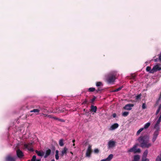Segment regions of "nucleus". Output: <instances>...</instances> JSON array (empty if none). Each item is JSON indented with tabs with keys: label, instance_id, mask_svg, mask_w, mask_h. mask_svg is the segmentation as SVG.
<instances>
[{
	"label": "nucleus",
	"instance_id": "6e6d98bb",
	"mask_svg": "<svg viewBox=\"0 0 161 161\" xmlns=\"http://www.w3.org/2000/svg\"><path fill=\"white\" fill-rule=\"evenodd\" d=\"M70 153H71V154H73V153L72 152H70Z\"/></svg>",
	"mask_w": 161,
	"mask_h": 161
},
{
	"label": "nucleus",
	"instance_id": "2eb2a0df",
	"mask_svg": "<svg viewBox=\"0 0 161 161\" xmlns=\"http://www.w3.org/2000/svg\"><path fill=\"white\" fill-rule=\"evenodd\" d=\"M35 152L39 156H43L44 155V153L42 151H38L37 150L35 151Z\"/></svg>",
	"mask_w": 161,
	"mask_h": 161
},
{
	"label": "nucleus",
	"instance_id": "ddd939ff",
	"mask_svg": "<svg viewBox=\"0 0 161 161\" xmlns=\"http://www.w3.org/2000/svg\"><path fill=\"white\" fill-rule=\"evenodd\" d=\"M113 156L112 154H110L106 158L100 161H110L113 158Z\"/></svg>",
	"mask_w": 161,
	"mask_h": 161
},
{
	"label": "nucleus",
	"instance_id": "3c124183",
	"mask_svg": "<svg viewBox=\"0 0 161 161\" xmlns=\"http://www.w3.org/2000/svg\"><path fill=\"white\" fill-rule=\"evenodd\" d=\"M75 142V140H72V142H73L74 143V142Z\"/></svg>",
	"mask_w": 161,
	"mask_h": 161
},
{
	"label": "nucleus",
	"instance_id": "49530a36",
	"mask_svg": "<svg viewBox=\"0 0 161 161\" xmlns=\"http://www.w3.org/2000/svg\"><path fill=\"white\" fill-rule=\"evenodd\" d=\"M113 116L114 118H115L116 116V114L115 113H114L113 114Z\"/></svg>",
	"mask_w": 161,
	"mask_h": 161
},
{
	"label": "nucleus",
	"instance_id": "423d86ee",
	"mask_svg": "<svg viewBox=\"0 0 161 161\" xmlns=\"http://www.w3.org/2000/svg\"><path fill=\"white\" fill-rule=\"evenodd\" d=\"M161 70V67L160 64H157L153 66L150 72V73L153 74L154 72H156L157 71Z\"/></svg>",
	"mask_w": 161,
	"mask_h": 161
},
{
	"label": "nucleus",
	"instance_id": "4468645a",
	"mask_svg": "<svg viewBox=\"0 0 161 161\" xmlns=\"http://www.w3.org/2000/svg\"><path fill=\"white\" fill-rule=\"evenodd\" d=\"M119 126V125L117 123H115L112 125L111 127L109 129L111 130H114L117 128Z\"/></svg>",
	"mask_w": 161,
	"mask_h": 161
},
{
	"label": "nucleus",
	"instance_id": "864d4df0",
	"mask_svg": "<svg viewBox=\"0 0 161 161\" xmlns=\"http://www.w3.org/2000/svg\"><path fill=\"white\" fill-rule=\"evenodd\" d=\"M51 161H55V160H54V159H52Z\"/></svg>",
	"mask_w": 161,
	"mask_h": 161
},
{
	"label": "nucleus",
	"instance_id": "13d9d810",
	"mask_svg": "<svg viewBox=\"0 0 161 161\" xmlns=\"http://www.w3.org/2000/svg\"><path fill=\"white\" fill-rule=\"evenodd\" d=\"M132 82H133V81H130V83H132Z\"/></svg>",
	"mask_w": 161,
	"mask_h": 161
},
{
	"label": "nucleus",
	"instance_id": "4be33fe9",
	"mask_svg": "<svg viewBox=\"0 0 161 161\" xmlns=\"http://www.w3.org/2000/svg\"><path fill=\"white\" fill-rule=\"evenodd\" d=\"M53 119H55L58 120V121H59L60 122H65L64 120L63 119H59L56 117H55V116L53 117Z\"/></svg>",
	"mask_w": 161,
	"mask_h": 161
},
{
	"label": "nucleus",
	"instance_id": "09e8293b",
	"mask_svg": "<svg viewBox=\"0 0 161 161\" xmlns=\"http://www.w3.org/2000/svg\"><path fill=\"white\" fill-rule=\"evenodd\" d=\"M87 100L86 99L85 100V101L83 102V104H86L87 103Z\"/></svg>",
	"mask_w": 161,
	"mask_h": 161
},
{
	"label": "nucleus",
	"instance_id": "cd10ccee",
	"mask_svg": "<svg viewBox=\"0 0 161 161\" xmlns=\"http://www.w3.org/2000/svg\"><path fill=\"white\" fill-rule=\"evenodd\" d=\"M161 109V104L159 105L158 108L157 110L156 113V114L157 115L158 113H159V111H160V110Z\"/></svg>",
	"mask_w": 161,
	"mask_h": 161
},
{
	"label": "nucleus",
	"instance_id": "412c9836",
	"mask_svg": "<svg viewBox=\"0 0 161 161\" xmlns=\"http://www.w3.org/2000/svg\"><path fill=\"white\" fill-rule=\"evenodd\" d=\"M64 108H63V109H60V108H58L56 109V112H58V113L63 112L64 111Z\"/></svg>",
	"mask_w": 161,
	"mask_h": 161
},
{
	"label": "nucleus",
	"instance_id": "39448f33",
	"mask_svg": "<svg viewBox=\"0 0 161 161\" xmlns=\"http://www.w3.org/2000/svg\"><path fill=\"white\" fill-rule=\"evenodd\" d=\"M14 149L16 150L17 155L19 158H20V144L19 143L17 144L13 147Z\"/></svg>",
	"mask_w": 161,
	"mask_h": 161
},
{
	"label": "nucleus",
	"instance_id": "052dcab7",
	"mask_svg": "<svg viewBox=\"0 0 161 161\" xmlns=\"http://www.w3.org/2000/svg\"><path fill=\"white\" fill-rule=\"evenodd\" d=\"M28 161H30V160H28Z\"/></svg>",
	"mask_w": 161,
	"mask_h": 161
},
{
	"label": "nucleus",
	"instance_id": "1a4fd4ad",
	"mask_svg": "<svg viewBox=\"0 0 161 161\" xmlns=\"http://www.w3.org/2000/svg\"><path fill=\"white\" fill-rule=\"evenodd\" d=\"M17 157L14 156L12 157L10 155L7 156L6 158V161H15Z\"/></svg>",
	"mask_w": 161,
	"mask_h": 161
},
{
	"label": "nucleus",
	"instance_id": "e433bc0d",
	"mask_svg": "<svg viewBox=\"0 0 161 161\" xmlns=\"http://www.w3.org/2000/svg\"><path fill=\"white\" fill-rule=\"evenodd\" d=\"M36 155H34L33 156L32 158L31 159V161H35L36 160Z\"/></svg>",
	"mask_w": 161,
	"mask_h": 161
},
{
	"label": "nucleus",
	"instance_id": "ea45409f",
	"mask_svg": "<svg viewBox=\"0 0 161 161\" xmlns=\"http://www.w3.org/2000/svg\"><path fill=\"white\" fill-rule=\"evenodd\" d=\"M160 100H158H158L156 101V104L155 105V106H156L157 105H158V104Z\"/></svg>",
	"mask_w": 161,
	"mask_h": 161
},
{
	"label": "nucleus",
	"instance_id": "f03ea898",
	"mask_svg": "<svg viewBox=\"0 0 161 161\" xmlns=\"http://www.w3.org/2000/svg\"><path fill=\"white\" fill-rule=\"evenodd\" d=\"M117 76L116 72H113L107 75L106 77V81L108 84L114 82Z\"/></svg>",
	"mask_w": 161,
	"mask_h": 161
},
{
	"label": "nucleus",
	"instance_id": "2f4dec72",
	"mask_svg": "<svg viewBox=\"0 0 161 161\" xmlns=\"http://www.w3.org/2000/svg\"><path fill=\"white\" fill-rule=\"evenodd\" d=\"M141 94H140L136 97V99L137 100L141 99Z\"/></svg>",
	"mask_w": 161,
	"mask_h": 161
},
{
	"label": "nucleus",
	"instance_id": "72a5a7b5",
	"mask_svg": "<svg viewBox=\"0 0 161 161\" xmlns=\"http://www.w3.org/2000/svg\"><path fill=\"white\" fill-rule=\"evenodd\" d=\"M151 67L150 66H148L147 67L146 69V70L147 72H149L150 73V72L151 70Z\"/></svg>",
	"mask_w": 161,
	"mask_h": 161
},
{
	"label": "nucleus",
	"instance_id": "0eeeda50",
	"mask_svg": "<svg viewBox=\"0 0 161 161\" xmlns=\"http://www.w3.org/2000/svg\"><path fill=\"white\" fill-rule=\"evenodd\" d=\"M92 153V146L91 145H89L86 151V157L90 158L91 156V154Z\"/></svg>",
	"mask_w": 161,
	"mask_h": 161
},
{
	"label": "nucleus",
	"instance_id": "9b49d317",
	"mask_svg": "<svg viewBox=\"0 0 161 161\" xmlns=\"http://www.w3.org/2000/svg\"><path fill=\"white\" fill-rule=\"evenodd\" d=\"M134 106V105L133 104L129 103L126 104L124 107V109L127 110H130L131 109V107H133Z\"/></svg>",
	"mask_w": 161,
	"mask_h": 161
},
{
	"label": "nucleus",
	"instance_id": "a18cd8bd",
	"mask_svg": "<svg viewBox=\"0 0 161 161\" xmlns=\"http://www.w3.org/2000/svg\"><path fill=\"white\" fill-rule=\"evenodd\" d=\"M24 156L23 153L21 151V158Z\"/></svg>",
	"mask_w": 161,
	"mask_h": 161
},
{
	"label": "nucleus",
	"instance_id": "473e14b6",
	"mask_svg": "<svg viewBox=\"0 0 161 161\" xmlns=\"http://www.w3.org/2000/svg\"><path fill=\"white\" fill-rule=\"evenodd\" d=\"M144 129V128H141V129H140L139 130L137 133H136V135H139L140 133Z\"/></svg>",
	"mask_w": 161,
	"mask_h": 161
},
{
	"label": "nucleus",
	"instance_id": "a211bd4d",
	"mask_svg": "<svg viewBox=\"0 0 161 161\" xmlns=\"http://www.w3.org/2000/svg\"><path fill=\"white\" fill-rule=\"evenodd\" d=\"M148 150L147 149L146 150L144 151L142 156V159H147V158H146V157L148 154Z\"/></svg>",
	"mask_w": 161,
	"mask_h": 161
},
{
	"label": "nucleus",
	"instance_id": "f8f14e48",
	"mask_svg": "<svg viewBox=\"0 0 161 161\" xmlns=\"http://www.w3.org/2000/svg\"><path fill=\"white\" fill-rule=\"evenodd\" d=\"M67 150L68 149L66 147H64L63 150L61 151V156L63 157L64 155H66L67 153Z\"/></svg>",
	"mask_w": 161,
	"mask_h": 161
},
{
	"label": "nucleus",
	"instance_id": "37998d69",
	"mask_svg": "<svg viewBox=\"0 0 161 161\" xmlns=\"http://www.w3.org/2000/svg\"><path fill=\"white\" fill-rule=\"evenodd\" d=\"M158 57L159 60H161V52L160 53V54L158 55Z\"/></svg>",
	"mask_w": 161,
	"mask_h": 161
},
{
	"label": "nucleus",
	"instance_id": "dca6fc26",
	"mask_svg": "<svg viewBox=\"0 0 161 161\" xmlns=\"http://www.w3.org/2000/svg\"><path fill=\"white\" fill-rule=\"evenodd\" d=\"M51 150L50 149H48L46 151L45 154L44 156V158H47L48 156L51 154Z\"/></svg>",
	"mask_w": 161,
	"mask_h": 161
},
{
	"label": "nucleus",
	"instance_id": "8fccbe9b",
	"mask_svg": "<svg viewBox=\"0 0 161 161\" xmlns=\"http://www.w3.org/2000/svg\"><path fill=\"white\" fill-rule=\"evenodd\" d=\"M135 75H132L131 77L133 79H134L135 78Z\"/></svg>",
	"mask_w": 161,
	"mask_h": 161
},
{
	"label": "nucleus",
	"instance_id": "f704fd0d",
	"mask_svg": "<svg viewBox=\"0 0 161 161\" xmlns=\"http://www.w3.org/2000/svg\"><path fill=\"white\" fill-rule=\"evenodd\" d=\"M96 98V97L95 96H94L93 98L91 100V102L93 104V102L95 101Z\"/></svg>",
	"mask_w": 161,
	"mask_h": 161
},
{
	"label": "nucleus",
	"instance_id": "6ab92c4d",
	"mask_svg": "<svg viewBox=\"0 0 161 161\" xmlns=\"http://www.w3.org/2000/svg\"><path fill=\"white\" fill-rule=\"evenodd\" d=\"M40 110L37 109H34L30 111L31 113L34 112L36 113V115L38 114Z\"/></svg>",
	"mask_w": 161,
	"mask_h": 161
},
{
	"label": "nucleus",
	"instance_id": "aec40b11",
	"mask_svg": "<svg viewBox=\"0 0 161 161\" xmlns=\"http://www.w3.org/2000/svg\"><path fill=\"white\" fill-rule=\"evenodd\" d=\"M140 158L139 155H135L134 157V159L132 161H139Z\"/></svg>",
	"mask_w": 161,
	"mask_h": 161
},
{
	"label": "nucleus",
	"instance_id": "c756f323",
	"mask_svg": "<svg viewBox=\"0 0 161 161\" xmlns=\"http://www.w3.org/2000/svg\"><path fill=\"white\" fill-rule=\"evenodd\" d=\"M129 112H125L122 113V115L124 117L127 116L129 114Z\"/></svg>",
	"mask_w": 161,
	"mask_h": 161
},
{
	"label": "nucleus",
	"instance_id": "9d476101",
	"mask_svg": "<svg viewBox=\"0 0 161 161\" xmlns=\"http://www.w3.org/2000/svg\"><path fill=\"white\" fill-rule=\"evenodd\" d=\"M116 142L115 141L110 140L108 143V148H110L114 147L115 146Z\"/></svg>",
	"mask_w": 161,
	"mask_h": 161
},
{
	"label": "nucleus",
	"instance_id": "6e6552de",
	"mask_svg": "<svg viewBox=\"0 0 161 161\" xmlns=\"http://www.w3.org/2000/svg\"><path fill=\"white\" fill-rule=\"evenodd\" d=\"M24 146L25 147L27 148L28 150L32 152L34 151V150L32 147V143H29L27 144H25Z\"/></svg>",
	"mask_w": 161,
	"mask_h": 161
},
{
	"label": "nucleus",
	"instance_id": "79ce46f5",
	"mask_svg": "<svg viewBox=\"0 0 161 161\" xmlns=\"http://www.w3.org/2000/svg\"><path fill=\"white\" fill-rule=\"evenodd\" d=\"M141 161H149V159H142Z\"/></svg>",
	"mask_w": 161,
	"mask_h": 161
},
{
	"label": "nucleus",
	"instance_id": "de8ad7c7",
	"mask_svg": "<svg viewBox=\"0 0 161 161\" xmlns=\"http://www.w3.org/2000/svg\"><path fill=\"white\" fill-rule=\"evenodd\" d=\"M158 100H160L161 99V92H160V94L159 95V97L158 98Z\"/></svg>",
	"mask_w": 161,
	"mask_h": 161
},
{
	"label": "nucleus",
	"instance_id": "c03bdc74",
	"mask_svg": "<svg viewBox=\"0 0 161 161\" xmlns=\"http://www.w3.org/2000/svg\"><path fill=\"white\" fill-rule=\"evenodd\" d=\"M42 115H43L44 117H49V116H48V115H47V114H42Z\"/></svg>",
	"mask_w": 161,
	"mask_h": 161
},
{
	"label": "nucleus",
	"instance_id": "5701e85b",
	"mask_svg": "<svg viewBox=\"0 0 161 161\" xmlns=\"http://www.w3.org/2000/svg\"><path fill=\"white\" fill-rule=\"evenodd\" d=\"M58 152V150H56L55 151L56 154L55 155V157L56 160H58L59 159Z\"/></svg>",
	"mask_w": 161,
	"mask_h": 161
},
{
	"label": "nucleus",
	"instance_id": "4c0bfd02",
	"mask_svg": "<svg viewBox=\"0 0 161 161\" xmlns=\"http://www.w3.org/2000/svg\"><path fill=\"white\" fill-rule=\"evenodd\" d=\"M142 109H145L146 108V105L145 103L142 104Z\"/></svg>",
	"mask_w": 161,
	"mask_h": 161
},
{
	"label": "nucleus",
	"instance_id": "f3484780",
	"mask_svg": "<svg viewBox=\"0 0 161 161\" xmlns=\"http://www.w3.org/2000/svg\"><path fill=\"white\" fill-rule=\"evenodd\" d=\"M97 107L93 105H92L91 107V111L96 113L97 110Z\"/></svg>",
	"mask_w": 161,
	"mask_h": 161
},
{
	"label": "nucleus",
	"instance_id": "4d7b16f0",
	"mask_svg": "<svg viewBox=\"0 0 161 161\" xmlns=\"http://www.w3.org/2000/svg\"><path fill=\"white\" fill-rule=\"evenodd\" d=\"M40 159L37 160V161H40Z\"/></svg>",
	"mask_w": 161,
	"mask_h": 161
},
{
	"label": "nucleus",
	"instance_id": "7c9ffc66",
	"mask_svg": "<svg viewBox=\"0 0 161 161\" xmlns=\"http://www.w3.org/2000/svg\"><path fill=\"white\" fill-rule=\"evenodd\" d=\"M59 145L61 147L63 146L64 145V144L63 142V140L62 139H61L59 140Z\"/></svg>",
	"mask_w": 161,
	"mask_h": 161
},
{
	"label": "nucleus",
	"instance_id": "603ef678",
	"mask_svg": "<svg viewBox=\"0 0 161 161\" xmlns=\"http://www.w3.org/2000/svg\"><path fill=\"white\" fill-rule=\"evenodd\" d=\"M48 116H49V118H53V117H51V115H48Z\"/></svg>",
	"mask_w": 161,
	"mask_h": 161
},
{
	"label": "nucleus",
	"instance_id": "a878e982",
	"mask_svg": "<svg viewBox=\"0 0 161 161\" xmlns=\"http://www.w3.org/2000/svg\"><path fill=\"white\" fill-rule=\"evenodd\" d=\"M96 86L97 87L103 86V84L101 82H97L96 83Z\"/></svg>",
	"mask_w": 161,
	"mask_h": 161
},
{
	"label": "nucleus",
	"instance_id": "a19ab883",
	"mask_svg": "<svg viewBox=\"0 0 161 161\" xmlns=\"http://www.w3.org/2000/svg\"><path fill=\"white\" fill-rule=\"evenodd\" d=\"M102 90V89H101L100 88H98L97 90H96L97 92H98L99 91H101Z\"/></svg>",
	"mask_w": 161,
	"mask_h": 161
},
{
	"label": "nucleus",
	"instance_id": "c9c22d12",
	"mask_svg": "<svg viewBox=\"0 0 161 161\" xmlns=\"http://www.w3.org/2000/svg\"><path fill=\"white\" fill-rule=\"evenodd\" d=\"M99 150L97 148L95 149L94 150V152L95 153H99Z\"/></svg>",
	"mask_w": 161,
	"mask_h": 161
},
{
	"label": "nucleus",
	"instance_id": "b1692460",
	"mask_svg": "<svg viewBox=\"0 0 161 161\" xmlns=\"http://www.w3.org/2000/svg\"><path fill=\"white\" fill-rule=\"evenodd\" d=\"M150 123L149 122L147 123L144 126V127L143 128H144V129H146L150 125Z\"/></svg>",
	"mask_w": 161,
	"mask_h": 161
},
{
	"label": "nucleus",
	"instance_id": "7ed1b4c3",
	"mask_svg": "<svg viewBox=\"0 0 161 161\" xmlns=\"http://www.w3.org/2000/svg\"><path fill=\"white\" fill-rule=\"evenodd\" d=\"M159 124L156 123L154 126V128L156 130L154 132L153 135L152 141L153 143L156 140L159 134L160 127Z\"/></svg>",
	"mask_w": 161,
	"mask_h": 161
},
{
	"label": "nucleus",
	"instance_id": "bf43d9fd",
	"mask_svg": "<svg viewBox=\"0 0 161 161\" xmlns=\"http://www.w3.org/2000/svg\"><path fill=\"white\" fill-rule=\"evenodd\" d=\"M154 60H157V59H155Z\"/></svg>",
	"mask_w": 161,
	"mask_h": 161
},
{
	"label": "nucleus",
	"instance_id": "58836bf2",
	"mask_svg": "<svg viewBox=\"0 0 161 161\" xmlns=\"http://www.w3.org/2000/svg\"><path fill=\"white\" fill-rule=\"evenodd\" d=\"M42 110L44 113H47L48 112L47 110V109H46L45 108L42 109Z\"/></svg>",
	"mask_w": 161,
	"mask_h": 161
},
{
	"label": "nucleus",
	"instance_id": "5fc2aeb1",
	"mask_svg": "<svg viewBox=\"0 0 161 161\" xmlns=\"http://www.w3.org/2000/svg\"><path fill=\"white\" fill-rule=\"evenodd\" d=\"M75 144L74 143L73 145V146H75Z\"/></svg>",
	"mask_w": 161,
	"mask_h": 161
},
{
	"label": "nucleus",
	"instance_id": "20e7f679",
	"mask_svg": "<svg viewBox=\"0 0 161 161\" xmlns=\"http://www.w3.org/2000/svg\"><path fill=\"white\" fill-rule=\"evenodd\" d=\"M138 144H135L131 148L129 149L128 151V152H133L134 153H140L141 150L140 148L137 149V147L138 146Z\"/></svg>",
	"mask_w": 161,
	"mask_h": 161
},
{
	"label": "nucleus",
	"instance_id": "bb28decb",
	"mask_svg": "<svg viewBox=\"0 0 161 161\" xmlns=\"http://www.w3.org/2000/svg\"><path fill=\"white\" fill-rule=\"evenodd\" d=\"M123 87V86H121L118 88H117L113 91V92H117L119 91H120L122 88Z\"/></svg>",
	"mask_w": 161,
	"mask_h": 161
},
{
	"label": "nucleus",
	"instance_id": "f257e3e1",
	"mask_svg": "<svg viewBox=\"0 0 161 161\" xmlns=\"http://www.w3.org/2000/svg\"><path fill=\"white\" fill-rule=\"evenodd\" d=\"M138 140L140 143V147L142 148H149L153 145L150 142L149 136L147 135L140 136L138 138Z\"/></svg>",
	"mask_w": 161,
	"mask_h": 161
},
{
	"label": "nucleus",
	"instance_id": "c85d7f7f",
	"mask_svg": "<svg viewBox=\"0 0 161 161\" xmlns=\"http://www.w3.org/2000/svg\"><path fill=\"white\" fill-rule=\"evenodd\" d=\"M95 90V88L93 87H90L88 89V91L90 92H93Z\"/></svg>",
	"mask_w": 161,
	"mask_h": 161
},
{
	"label": "nucleus",
	"instance_id": "393cba45",
	"mask_svg": "<svg viewBox=\"0 0 161 161\" xmlns=\"http://www.w3.org/2000/svg\"><path fill=\"white\" fill-rule=\"evenodd\" d=\"M155 161H161V153L157 157Z\"/></svg>",
	"mask_w": 161,
	"mask_h": 161
}]
</instances>
